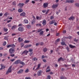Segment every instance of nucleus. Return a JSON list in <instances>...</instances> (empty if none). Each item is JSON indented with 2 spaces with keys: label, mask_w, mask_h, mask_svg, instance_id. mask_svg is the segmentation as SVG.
Listing matches in <instances>:
<instances>
[{
  "label": "nucleus",
  "mask_w": 79,
  "mask_h": 79,
  "mask_svg": "<svg viewBox=\"0 0 79 79\" xmlns=\"http://www.w3.org/2000/svg\"><path fill=\"white\" fill-rule=\"evenodd\" d=\"M15 51H16V50H15V48L12 47L9 49V52L10 54H13V53H15Z\"/></svg>",
  "instance_id": "obj_1"
},
{
  "label": "nucleus",
  "mask_w": 79,
  "mask_h": 79,
  "mask_svg": "<svg viewBox=\"0 0 79 79\" xmlns=\"http://www.w3.org/2000/svg\"><path fill=\"white\" fill-rule=\"evenodd\" d=\"M12 68V66H10L8 69L6 73V75H7L9 74V73H11L12 72V70H11V68Z\"/></svg>",
  "instance_id": "obj_2"
},
{
  "label": "nucleus",
  "mask_w": 79,
  "mask_h": 79,
  "mask_svg": "<svg viewBox=\"0 0 79 79\" xmlns=\"http://www.w3.org/2000/svg\"><path fill=\"white\" fill-rule=\"evenodd\" d=\"M20 62H21V60H16V61H15L14 62V64H19V63H20Z\"/></svg>",
  "instance_id": "obj_3"
},
{
  "label": "nucleus",
  "mask_w": 79,
  "mask_h": 79,
  "mask_svg": "<svg viewBox=\"0 0 79 79\" xmlns=\"http://www.w3.org/2000/svg\"><path fill=\"white\" fill-rule=\"evenodd\" d=\"M18 30L20 32H23L24 29V28L23 27H20L18 28Z\"/></svg>",
  "instance_id": "obj_4"
},
{
  "label": "nucleus",
  "mask_w": 79,
  "mask_h": 79,
  "mask_svg": "<svg viewBox=\"0 0 79 79\" xmlns=\"http://www.w3.org/2000/svg\"><path fill=\"white\" fill-rule=\"evenodd\" d=\"M15 46L14 44L9 45L7 46V48H10V47H15Z\"/></svg>",
  "instance_id": "obj_5"
},
{
  "label": "nucleus",
  "mask_w": 79,
  "mask_h": 79,
  "mask_svg": "<svg viewBox=\"0 0 79 79\" xmlns=\"http://www.w3.org/2000/svg\"><path fill=\"white\" fill-rule=\"evenodd\" d=\"M42 70L38 71L37 72V75L38 76H41V74H42Z\"/></svg>",
  "instance_id": "obj_6"
},
{
  "label": "nucleus",
  "mask_w": 79,
  "mask_h": 79,
  "mask_svg": "<svg viewBox=\"0 0 79 79\" xmlns=\"http://www.w3.org/2000/svg\"><path fill=\"white\" fill-rule=\"evenodd\" d=\"M19 6H20V8H22L23 7V6L24 5V4L23 3H19V4L18 5Z\"/></svg>",
  "instance_id": "obj_7"
},
{
  "label": "nucleus",
  "mask_w": 79,
  "mask_h": 79,
  "mask_svg": "<svg viewBox=\"0 0 79 79\" xmlns=\"http://www.w3.org/2000/svg\"><path fill=\"white\" fill-rule=\"evenodd\" d=\"M32 46V45L31 44H30V45H25L24 47V48H28L29 47H31Z\"/></svg>",
  "instance_id": "obj_8"
},
{
  "label": "nucleus",
  "mask_w": 79,
  "mask_h": 79,
  "mask_svg": "<svg viewBox=\"0 0 79 79\" xmlns=\"http://www.w3.org/2000/svg\"><path fill=\"white\" fill-rule=\"evenodd\" d=\"M48 4L47 3H45L44 4V7L47 8L48 6Z\"/></svg>",
  "instance_id": "obj_9"
},
{
  "label": "nucleus",
  "mask_w": 79,
  "mask_h": 79,
  "mask_svg": "<svg viewBox=\"0 0 79 79\" xmlns=\"http://www.w3.org/2000/svg\"><path fill=\"white\" fill-rule=\"evenodd\" d=\"M23 72V69H21L19 70L17 74H21Z\"/></svg>",
  "instance_id": "obj_10"
},
{
  "label": "nucleus",
  "mask_w": 79,
  "mask_h": 79,
  "mask_svg": "<svg viewBox=\"0 0 79 79\" xmlns=\"http://www.w3.org/2000/svg\"><path fill=\"white\" fill-rule=\"evenodd\" d=\"M61 60H62V61H63L64 60V59L62 58L61 57H60V58L58 59V61L59 62V61H61Z\"/></svg>",
  "instance_id": "obj_11"
},
{
  "label": "nucleus",
  "mask_w": 79,
  "mask_h": 79,
  "mask_svg": "<svg viewBox=\"0 0 79 79\" xmlns=\"http://www.w3.org/2000/svg\"><path fill=\"white\" fill-rule=\"evenodd\" d=\"M29 52V51L26 50H25L22 53V54H25L26 55H27V53Z\"/></svg>",
  "instance_id": "obj_12"
},
{
  "label": "nucleus",
  "mask_w": 79,
  "mask_h": 79,
  "mask_svg": "<svg viewBox=\"0 0 79 79\" xmlns=\"http://www.w3.org/2000/svg\"><path fill=\"white\" fill-rule=\"evenodd\" d=\"M58 6V4L57 5H53L52 6V8H56V7H57Z\"/></svg>",
  "instance_id": "obj_13"
},
{
  "label": "nucleus",
  "mask_w": 79,
  "mask_h": 79,
  "mask_svg": "<svg viewBox=\"0 0 79 79\" xmlns=\"http://www.w3.org/2000/svg\"><path fill=\"white\" fill-rule=\"evenodd\" d=\"M74 19H75L74 17L71 16L69 18V20H72V21H73Z\"/></svg>",
  "instance_id": "obj_14"
},
{
  "label": "nucleus",
  "mask_w": 79,
  "mask_h": 79,
  "mask_svg": "<svg viewBox=\"0 0 79 79\" xmlns=\"http://www.w3.org/2000/svg\"><path fill=\"white\" fill-rule=\"evenodd\" d=\"M20 15L21 16H25V15H26V14H25V12H23L21 13Z\"/></svg>",
  "instance_id": "obj_15"
},
{
  "label": "nucleus",
  "mask_w": 79,
  "mask_h": 79,
  "mask_svg": "<svg viewBox=\"0 0 79 79\" xmlns=\"http://www.w3.org/2000/svg\"><path fill=\"white\" fill-rule=\"evenodd\" d=\"M55 23V20H53L49 23L50 24H52Z\"/></svg>",
  "instance_id": "obj_16"
},
{
  "label": "nucleus",
  "mask_w": 79,
  "mask_h": 79,
  "mask_svg": "<svg viewBox=\"0 0 79 79\" xmlns=\"http://www.w3.org/2000/svg\"><path fill=\"white\" fill-rule=\"evenodd\" d=\"M16 26L14 25L12 27L11 29L12 30H15L16 29Z\"/></svg>",
  "instance_id": "obj_17"
},
{
  "label": "nucleus",
  "mask_w": 79,
  "mask_h": 79,
  "mask_svg": "<svg viewBox=\"0 0 79 79\" xmlns=\"http://www.w3.org/2000/svg\"><path fill=\"white\" fill-rule=\"evenodd\" d=\"M69 47L71 48H75L76 47V46H73L72 45H70Z\"/></svg>",
  "instance_id": "obj_18"
},
{
  "label": "nucleus",
  "mask_w": 79,
  "mask_h": 79,
  "mask_svg": "<svg viewBox=\"0 0 79 79\" xmlns=\"http://www.w3.org/2000/svg\"><path fill=\"white\" fill-rule=\"evenodd\" d=\"M23 10L22 9H19L18 10V11L19 13H21V12H23Z\"/></svg>",
  "instance_id": "obj_19"
},
{
  "label": "nucleus",
  "mask_w": 79,
  "mask_h": 79,
  "mask_svg": "<svg viewBox=\"0 0 79 79\" xmlns=\"http://www.w3.org/2000/svg\"><path fill=\"white\" fill-rule=\"evenodd\" d=\"M46 22H47L46 20H44L42 23L43 24V25H45V24H46Z\"/></svg>",
  "instance_id": "obj_20"
},
{
  "label": "nucleus",
  "mask_w": 79,
  "mask_h": 79,
  "mask_svg": "<svg viewBox=\"0 0 79 79\" xmlns=\"http://www.w3.org/2000/svg\"><path fill=\"white\" fill-rule=\"evenodd\" d=\"M40 64H38V68L36 69V70H37V69H39V68H40Z\"/></svg>",
  "instance_id": "obj_21"
},
{
  "label": "nucleus",
  "mask_w": 79,
  "mask_h": 79,
  "mask_svg": "<svg viewBox=\"0 0 79 79\" xmlns=\"http://www.w3.org/2000/svg\"><path fill=\"white\" fill-rule=\"evenodd\" d=\"M43 51L44 52H45L47 51V49L46 48H44L43 49Z\"/></svg>",
  "instance_id": "obj_22"
},
{
  "label": "nucleus",
  "mask_w": 79,
  "mask_h": 79,
  "mask_svg": "<svg viewBox=\"0 0 79 79\" xmlns=\"http://www.w3.org/2000/svg\"><path fill=\"white\" fill-rule=\"evenodd\" d=\"M61 45H66V44H65V43L63 42H61Z\"/></svg>",
  "instance_id": "obj_23"
},
{
  "label": "nucleus",
  "mask_w": 79,
  "mask_h": 79,
  "mask_svg": "<svg viewBox=\"0 0 79 79\" xmlns=\"http://www.w3.org/2000/svg\"><path fill=\"white\" fill-rule=\"evenodd\" d=\"M60 79H66V77H64L63 76H61L60 77Z\"/></svg>",
  "instance_id": "obj_24"
},
{
  "label": "nucleus",
  "mask_w": 79,
  "mask_h": 79,
  "mask_svg": "<svg viewBox=\"0 0 79 79\" xmlns=\"http://www.w3.org/2000/svg\"><path fill=\"white\" fill-rule=\"evenodd\" d=\"M33 61H37V59L35 57L33 59Z\"/></svg>",
  "instance_id": "obj_25"
},
{
  "label": "nucleus",
  "mask_w": 79,
  "mask_h": 79,
  "mask_svg": "<svg viewBox=\"0 0 79 79\" xmlns=\"http://www.w3.org/2000/svg\"><path fill=\"white\" fill-rule=\"evenodd\" d=\"M44 34V31H41L40 33V35H42Z\"/></svg>",
  "instance_id": "obj_26"
},
{
  "label": "nucleus",
  "mask_w": 79,
  "mask_h": 79,
  "mask_svg": "<svg viewBox=\"0 0 79 79\" xmlns=\"http://www.w3.org/2000/svg\"><path fill=\"white\" fill-rule=\"evenodd\" d=\"M24 21L25 22V23H28V20H27L26 19H25L24 20Z\"/></svg>",
  "instance_id": "obj_27"
},
{
  "label": "nucleus",
  "mask_w": 79,
  "mask_h": 79,
  "mask_svg": "<svg viewBox=\"0 0 79 79\" xmlns=\"http://www.w3.org/2000/svg\"><path fill=\"white\" fill-rule=\"evenodd\" d=\"M7 26L9 27H11V23H9L7 25Z\"/></svg>",
  "instance_id": "obj_28"
},
{
  "label": "nucleus",
  "mask_w": 79,
  "mask_h": 79,
  "mask_svg": "<svg viewBox=\"0 0 79 79\" xmlns=\"http://www.w3.org/2000/svg\"><path fill=\"white\" fill-rule=\"evenodd\" d=\"M6 44V41H5L3 43L2 45H3V46H5Z\"/></svg>",
  "instance_id": "obj_29"
},
{
  "label": "nucleus",
  "mask_w": 79,
  "mask_h": 79,
  "mask_svg": "<svg viewBox=\"0 0 79 79\" xmlns=\"http://www.w3.org/2000/svg\"><path fill=\"white\" fill-rule=\"evenodd\" d=\"M28 72H29V69H28L26 70L25 71V73H28Z\"/></svg>",
  "instance_id": "obj_30"
},
{
  "label": "nucleus",
  "mask_w": 79,
  "mask_h": 79,
  "mask_svg": "<svg viewBox=\"0 0 79 79\" xmlns=\"http://www.w3.org/2000/svg\"><path fill=\"white\" fill-rule=\"evenodd\" d=\"M29 40H25L24 42V43H25V44H26L27 43H29Z\"/></svg>",
  "instance_id": "obj_31"
},
{
  "label": "nucleus",
  "mask_w": 79,
  "mask_h": 79,
  "mask_svg": "<svg viewBox=\"0 0 79 79\" xmlns=\"http://www.w3.org/2000/svg\"><path fill=\"white\" fill-rule=\"evenodd\" d=\"M74 2V0H70L69 1L70 3H73Z\"/></svg>",
  "instance_id": "obj_32"
},
{
  "label": "nucleus",
  "mask_w": 79,
  "mask_h": 79,
  "mask_svg": "<svg viewBox=\"0 0 79 79\" xmlns=\"http://www.w3.org/2000/svg\"><path fill=\"white\" fill-rule=\"evenodd\" d=\"M75 6H78V7H79V3H76L75 4Z\"/></svg>",
  "instance_id": "obj_33"
},
{
  "label": "nucleus",
  "mask_w": 79,
  "mask_h": 79,
  "mask_svg": "<svg viewBox=\"0 0 79 79\" xmlns=\"http://www.w3.org/2000/svg\"><path fill=\"white\" fill-rule=\"evenodd\" d=\"M20 63L21 64H23V65L24 64V63L23 62L21 61V60Z\"/></svg>",
  "instance_id": "obj_34"
},
{
  "label": "nucleus",
  "mask_w": 79,
  "mask_h": 79,
  "mask_svg": "<svg viewBox=\"0 0 79 79\" xmlns=\"http://www.w3.org/2000/svg\"><path fill=\"white\" fill-rule=\"evenodd\" d=\"M1 67H3V69H4L5 68V66H3V64H1Z\"/></svg>",
  "instance_id": "obj_35"
},
{
  "label": "nucleus",
  "mask_w": 79,
  "mask_h": 79,
  "mask_svg": "<svg viewBox=\"0 0 79 79\" xmlns=\"http://www.w3.org/2000/svg\"><path fill=\"white\" fill-rule=\"evenodd\" d=\"M42 30H43V29H38V32H40V31H42Z\"/></svg>",
  "instance_id": "obj_36"
},
{
  "label": "nucleus",
  "mask_w": 79,
  "mask_h": 79,
  "mask_svg": "<svg viewBox=\"0 0 79 79\" xmlns=\"http://www.w3.org/2000/svg\"><path fill=\"white\" fill-rule=\"evenodd\" d=\"M28 51L30 52H32V51H33V50L32 49H29L28 50Z\"/></svg>",
  "instance_id": "obj_37"
},
{
  "label": "nucleus",
  "mask_w": 79,
  "mask_h": 79,
  "mask_svg": "<svg viewBox=\"0 0 79 79\" xmlns=\"http://www.w3.org/2000/svg\"><path fill=\"white\" fill-rule=\"evenodd\" d=\"M46 79H50V76H48Z\"/></svg>",
  "instance_id": "obj_38"
},
{
  "label": "nucleus",
  "mask_w": 79,
  "mask_h": 79,
  "mask_svg": "<svg viewBox=\"0 0 79 79\" xmlns=\"http://www.w3.org/2000/svg\"><path fill=\"white\" fill-rule=\"evenodd\" d=\"M13 5H14L15 6V5H16V2H14L12 3Z\"/></svg>",
  "instance_id": "obj_39"
},
{
  "label": "nucleus",
  "mask_w": 79,
  "mask_h": 79,
  "mask_svg": "<svg viewBox=\"0 0 79 79\" xmlns=\"http://www.w3.org/2000/svg\"><path fill=\"white\" fill-rule=\"evenodd\" d=\"M31 27V26L29 25H27V28L28 29H29Z\"/></svg>",
  "instance_id": "obj_40"
},
{
  "label": "nucleus",
  "mask_w": 79,
  "mask_h": 79,
  "mask_svg": "<svg viewBox=\"0 0 79 79\" xmlns=\"http://www.w3.org/2000/svg\"><path fill=\"white\" fill-rule=\"evenodd\" d=\"M74 42H77V41H78V40H76V39L75 38L74 40Z\"/></svg>",
  "instance_id": "obj_41"
},
{
  "label": "nucleus",
  "mask_w": 79,
  "mask_h": 79,
  "mask_svg": "<svg viewBox=\"0 0 79 79\" xmlns=\"http://www.w3.org/2000/svg\"><path fill=\"white\" fill-rule=\"evenodd\" d=\"M10 56H12V57H13V56H15V54H10Z\"/></svg>",
  "instance_id": "obj_42"
},
{
  "label": "nucleus",
  "mask_w": 79,
  "mask_h": 79,
  "mask_svg": "<svg viewBox=\"0 0 79 79\" xmlns=\"http://www.w3.org/2000/svg\"><path fill=\"white\" fill-rule=\"evenodd\" d=\"M23 39L22 38H21L20 40H19V42H23Z\"/></svg>",
  "instance_id": "obj_43"
},
{
  "label": "nucleus",
  "mask_w": 79,
  "mask_h": 79,
  "mask_svg": "<svg viewBox=\"0 0 79 79\" xmlns=\"http://www.w3.org/2000/svg\"><path fill=\"white\" fill-rule=\"evenodd\" d=\"M8 31V29L6 28H4V31H5V32H6Z\"/></svg>",
  "instance_id": "obj_44"
},
{
  "label": "nucleus",
  "mask_w": 79,
  "mask_h": 79,
  "mask_svg": "<svg viewBox=\"0 0 79 79\" xmlns=\"http://www.w3.org/2000/svg\"><path fill=\"white\" fill-rule=\"evenodd\" d=\"M37 26H41V24H36Z\"/></svg>",
  "instance_id": "obj_45"
},
{
  "label": "nucleus",
  "mask_w": 79,
  "mask_h": 79,
  "mask_svg": "<svg viewBox=\"0 0 79 79\" xmlns=\"http://www.w3.org/2000/svg\"><path fill=\"white\" fill-rule=\"evenodd\" d=\"M60 39H57V40L56 41V43L57 42H59V41H60Z\"/></svg>",
  "instance_id": "obj_46"
},
{
  "label": "nucleus",
  "mask_w": 79,
  "mask_h": 79,
  "mask_svg": "<svg viewBox=\"0 0 79 79\" xmlns=\"http://www.w3.org/2000/svg\"><path fill=\"white\" fill-rule=\"evenodd\" d=\"M43 61H44V63H46L47 62V60L45 59H43Z\"/></svg>",
  "instance_id": "obj_47"
},
{
  "label": "nucleus",
  "mask_w": 79,
  "mask_h": 79,
  "mask_svg": "<svg viewBox=\"0 0 79 79\" xmlns=\"http://www.w3.org/2000/svg\"><path fill=\"white\" fill-rule=\"evenodd\" d=\"M66 50H67L68 52H69V48L68 47H67L66 48Z\"/></svg>",
  "instance_id": "obj_48"
},
{
  "label": "nucleus",
  "mask_w": 79,
  "mask_h": 79,
  "mask_svg": "<svg viewBox=\"0 0 79 79\" xmlns=\"http://www.w3.org/2000/svg\"><path fill=\"white\" fill-rule=\"evenodd\" d=\"M63 34H66V30L63 31Z\"/></svg>",
  "instance_id": "obj_49"
},
{
  "label": "nucleus",
  "mask_w": 79,
  "mask_h": 79,
  "mask_svg": "<svg viewBox=\"0 0 79 79\" xmlns=\"http://www.w3.org/2000/svg\"><path fill=\"white\" fill-rule=\"evenodd\" d=\"M31 78L30 77H25V79H31Z\"/></svg>",
  "instance_id": "obj_50"
},
{
  "label": "nucleus",
  "mask_w": 79,
  "mask_h": 79,
  "mask_svg": "<svg viewBox=\"0 0 79 79\" xmlns=\"http://www.w3.org/2000/svg\"><path fill=\"white\" fill-rule=\"evenodd\" d=\"M54 18V17H53V16H52L51 17L50 19H53Z\"/></svg>",
  "instance_id": "obj_51"
},
{
  "label": "nucleus",
  "mask_w": 79,
  "mask_h": 79,
  "mask_svg": "<svg viewBox=\"0 0 79 79\" xmlns=\"http://www.w3.org/2000/svg\"><path fill=\"white\" fill-rule=\"evenodd\" d=\"M61 71H64V68H62L61 69Z\"/></svg>",
  "instance_id": "obj_52"
},
{
  "label": "nucleus",
  "mask_w": 79,
  "mask_h": 79,
  "mask_svg": "<svg viewBox=\"0 0 79 79\" xmlns=\"http://www.w3.org/2000/svg\"><path fill=\"white\" fill-rule=\"evenodd\" d=\"M41 58L42 59H43V58H45V56H44V55L42 56L41 57Z\"/></svg>",
  "instance_id": "obj_53"
},
{
  "label": "nucleus",
  "mask_w": 79,
  "mask_h": 79,
  "mask_svg": "<svg viewBox=\"0 0 79 79\" xmlns=\"http://www.w3.org/2000/svg\"><path fill=\"white\" fill-rule=\"evenodd\" d=\"M42 12L44 13H45V12H46V10H43L42 11Z\"/></svg>",
  "instance_id": "obj_54"
},
{
  "label": "nucleus",
  "mask_w": 79,
  "mask_h": 79,
  "mask_svg": "<svg viewBox=\"0 0 79 79\" xmlns=\"http://www.w3.org/2000/svg\"><path fill=\"white\" fill-rule=\"evenodd\" d=\"M44 45V42H41L40 43V45Z\"/></svg>",
  "instance_id": "obj_55"
},
{
  "label": "nucleus",
  "mask_w": 79,
  "mask_h": 79,
  "mask_svg": "<svg viewBox=\"0 0 79 79\" xmlns=\"http://www.w3.org/2000/svg\"><path fill=\"white\" fill-rule=\"evenodd\" d=\"M50 71V69H48V70H47L46 71V72L47 73L48 72H49V71Z\"/></svg>",
  "instance_id": "obj_56"
},
{
  "label": "nucleus",
  "mask_w": 79,
  "mask_h": 79,
  "mask_svg": "<svg viewBox=\"0 0 79 79\" xmlns=\"http://www.w3.org/2000/svg\"><path fill=\"white\" fill-rule=\"evenodd\" d=\"M66 3H69V1L67 0L65 2Z\"/></svg>",
  "instance_id": "obj_57"
},
{
  "label": "nucleus",
  "mask_w": 79,
  "mask_h": 79,
  "mask_svg": "<svg viewBox=\"0 0 79 79\" xmlns=\"http://www.w3.org/2000/svg\"><path fill=\"white\" fill-rule=\"evenodd\" d=\"M72 66L73 67H75L76 66V64H72Z\"/></svg>",
  "instance_id": "obj_58"
},
{
  "label": "nucleus",
  "mask_w": 79,
  "mask_h": 79,
  "mask_svg": "<svg viewBox=\"0 0 79 79\" xmlns=\"http://www.w3.org/2000/svg\"><path fill=\"white\" fill-rule=\"evenodd\" d=\"M35 23V21H32V24H34V23Z\"/></svg>",
  "instance_id": "obj_59"
},
{
  "label": "nucleus",
  "mask_w": 79,
  "mask_h": 79,
  "mask_svg": "<svg viewBox=\"0 0 79 79\" xmlns=\"http://www.w3.org/2000/svg\"><path fill=\"white\" fill-rule=\"evenodd\" d=\"M8 14V13L6 12V13H5L4 14V15L5 16H7V15Z\"/></svg>",
  "instance_id": "obj_60"
},
{
  "label": "nucleus",
  "mask_w": 79,
  "mask_h": 79,
  "mask_svg": "<svg viewBox=\"0 0 79 79\" xmlns=\"http://www.w3.org/2000/svg\"><path fill=\"white\" fill-rule=\"evenodd\" d=\"M49 11V10H48L47 12L46 13V15H47V14H48V12Z\"/></svg>",
  "instance_id": "obj_61"
},
{
  "label": "nucleus",
  "mask_w": 79,
  "mask_h": 79,
  "mask_svg": "<svg viewBox=\"0 0 79 79\" xmlns=\"http://www.w3.org/2000/svg\"><path fill=\"white\" fill-rule=\"evenodd\" d=\"M39 45V43H37L36 44V46H38V45Z\"/></svg>",
  "instance_id": "obj_62"
},
{
  "label": "nucleus",
  "mask_w": 79,
  "mask_h": 79,
  "mask_svg": "<svg viewBox=\"0 0 79 79\" xmlns=\"http://www.w3.org/2000/svg\"><path fill=\"white\" fill-rule=\"evenodd\" d=\"M54 25H55V26H57V23H56L55 22Z\"/></svg>",
  "instance_id": "obj_63"
},
{
  "label": "nucleus",
  "mask_w": 79,
  "mask_h": 79,
  "mask_svg": "<svg viewBox=\"0 0 79 79\" xmlns=\"http://www.w3.org/2000/svg\"><path fill=\"white\" fill-rule=\"evenodd\" d=\"M3 48L2 47H0V50H3Z\"/></svg>",
  "instance_id": "obj_64"
}]
</instances>
